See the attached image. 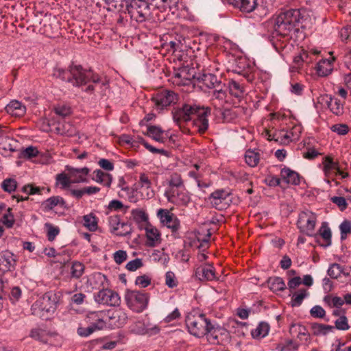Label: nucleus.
Segmentation results:
<instances>
[{
    "mask_svg": "<svg viewBox=\"0 0 351 351\" xmlns=\"http://www.w3.org/2000/svg\"><path fill=\"white\" fill-rule=\"evenodd\" d=\"M14 141L9 138L8 136H0V150L2 151H10V152H14L15 149L14 148L13 145L12 143H13Z\"/></svg>",
    "mask_w": 351,
    "mask_h": 351,
    "instance_id": "nucleus-45",
    "label": "nucleus"
},
{
    "mask_svg": "<svg viewBox=\"0 0 351 351\" xmlns=\"http://www.w3.org/2000/svg\"><path fill=\"white\" fill-rule=\"evenodd\" d=\"M323 170L326 176L331 173L332 171H336L339 169L338 165L337 162H334L332 159L329 157H325L323 160Z\"/></svg>",
    "mask_w": 351,
    "mask_h": 351,
    "instance_id": "nucleus-43",
    "label": "nucleus"
},
{
    "mask_svg": "<svg viewBox=\"0 0 351 351\" xmlns=\"http://www.w3.org/2000/svg\"><path fill=\"white\" fill-rule=\"evenodd\" d=\"M112 324L116 327L120 328L124 326L128 320V315L125 312L121 309L114 311L110 316Z\"/></svg>",
    "mask_w": 351,
    "mask_h": 351,
    "instance_id": "nucleus-29",
    "label": "nucleus"
},
{
    "mask_svg": "<svg viewBox=\"0 0 351 351\" xmlns=\"http://www.w3.org/2000/svg\"><path fill=\"white\" fill-rule=\"evenodd\" d=\"M230 193L223 189H219L213 192L209 199L211 204L217 209L221 210L230 205Z\"/></svg>",
    "mask_w": 351,
    "mask_h": 351,
    "instance_id": "nucleus-14",
    "label": "nucleus"
},
{
    "mask_svg": "<svg viewBox=\"0 0 351 351\" xmlns=\"http://www.w3.org/2000/svg\"><path fill=\"white\" fill-rule=\"evenodd\" d=\"M55 113L64 118L71 114V108L66 105H58L54 108Z\"/></svg>",
    "mask_w": 351,
    "mask_h": 351,
    "instance_id": "nucleus-55",
    "label": "nucleus"
},
{
    "mask_svg": "<svg viewBox=\"0 0 351 351\" xmlns=\"http://www.w3.org/2000/svg\"><path fill=\"white\" fill-rule=\"evenodd\" d=\"M60 298L61 294L59 292H46L32 304V314L43 319H48L55 313Z\"/></svg>",
    "mask_w": 351,
    "mask_h": 351,
    "instance_id": "nucleus-5",
    "label": "nucleus"
},
{
    "mask_svg": "<svg viewBox=\"0 0 351 351\" xmlns=\"http://www.w3.org/2000/svg\"><path fill=\"white\" fill-rule=\"evenodd\" d=\"M169 187L182 188L184 187V182L180 174L173 173L171 175L169 180Z\"/></svg>",
    "mask_w": 351,
    "mask_h": 351,
    "instance_id": "nucleus-48",
    "label": "nucleus"
},
{
    "mask_svg": "<svg viewBox=\"0 0 351 351\" xmlns=\"http://www.w3.org/2000/svg\"><path fill=\"white\" fill-rule=\"evenodd\" d=\"M199 82L208 88H215L221 86V82L215 75L212 73H203L196 77Z\"/></svg>",
    "mask_w": 351,
    "mask_h": 351,
    "instance_id": "nucleus-23",
    "label": "nucleus"
},
{
    "mask_svg": "<svg viewBox=\"0 0 351 351\" xmlns=\"http://www.w3.org/2000/svg\"><path fill=\"white\" fill-rule=\"evenodd\" d=\"M125 300L131 310L141 313L147 306L149 295L147 293L138 291H128L125 295Z\"/></svg>",
    "mask_w": 351,
    "mask_h": 351,
    "instance_id": "nucleus-7",
    "label": "nucleus"
},
{
    "mask_svg": "<svg viewBox=\"0 0 351 351\" xmlns=\"http://www.w3.org/2000/svg\"><path fill=\"white\" fill-rule=\"evenodd\" d=\"M143 266V263L141 259L140 258H136L134 260H132L130 262H128L126 265V269L129 271H136V269H139Z\"/></svg>",
    "mask_w": 351,
    "mask_h": 351,
    "instance_id": "nucleus-63",
    "label": "nucleus"
},
{
    "mask_svg": "<svg viewBox=\"0 0 351 351\" xmlns=\"http://www.w3.org/2000/svg\"><path fill=\"white\" fill-rule=\"evenodd\" d=\"M241 110L237 108L225 109L221 111V115L223 122H234L240 114Z\"/></svg>",
    "mask_w": 351,
    "mask_h": 351,
    "instance_id": "nucleus-32",
    "label": "nucleus"
},
{
    "mask_svg": "<svg viewBox=\"0 0 351 351\" xmlns=\"http://www.w3.org/2000/svg\"><path fill=\"white\" fill-rule=\"evenodd\" d=\"M226 333L224 328L217 326H215L211 323L207 333L205 335L208 341L212 344H219L220 342V336Z\"/></svg>",
    "mask_w": 351,
    "mask_h": 351,
    "instance_id": "nucleus-21",
    "label": "nucleus"
},
{
    "mask_svg": "<svg viewBox=\"0 0 351 351\" xmlns=\"http://www.w3.org/2000/svg\"><path fill=\"white\" fill-rule=\"evenodd\" d=\"M93 180L106 187H110L112 182V177L108 173L101 170H96L93 172Z\"/></svg>",
    "mask_w": 351,
    "mask_h": 351,
    "instance_id": "nucleus-28",
    "label": "nucleus"
},
{
    "mask_svg": "<svg viewBox=\"0 0 351 351\" xmlns=\"http://www.w3.org/2000/svg\"><path fill=\"white\" fill-rule=\"evenodd\" d=\"M5 109L9 114L13 117H22L26 112V107L17 100L11 101Z\"/></svg>",
    "mask_w": 351,
    "mask_h": 351,
    "instance_id": "nucleus-24",
    "label": "nucleus"
},
{
    "mask_svg": "<svg viewBox=\"0 0 351 351\" xmlns=\"http://www.w3.org/2000/svg\"><path fill=\"white\" fill-rule=\"evenodd\" d=\"M109 226L112 233L117 236H126L132 232V228L130 224L121 222L118 215L110 216L108 218Z\"/></svg>",
    "mask_w": 351,
    "mask_h": 351,
    "instance_id": "nucleus-16",
    "label": "nucleus"
},
{
    "mask_svg": "<svg viewBox=\"0 0 351 351\" xmlns=\"http://www.w3.org/2000/svg\"><path fill=\"white\" fill-rule=\"evenodd\" d=\"M234 7L240 9L242 12H251L258 5L259 0H226Z\"/></svg>",
    "mask_w": 351,
    "mask_h": 351,
    "instance_id": "nucleus-19",
    "label": "nucleus"
},
{
    "mask_svg": "<svg viewBox=\"0 0 351 351\" xmlns=\"http://www.w3.org/2000/svg\"><path fill=\"white\" fill-rule=\"evenodd\" d=\"M302 131L301 125H295L292 128L288 131L290 134V138L293 141H298Z\"/></svg>",
    "mask_w": 351,
    "mask_h": 351,
    "instance_id": "nucleus-58",
    "label": "nucleus"
},
{
    "mask_svg": "<svg viewBox=\"0 0 351 351\" xmlns=\"http://www.w3.org/2000/svg\"><path fill=\"white\" fill-rule=\"evenodd\" d=\"M312 332L315 336L326 335L334 328L333 326L323 324L312 323L311 324Z\"/></svg>",
    "mask_w": 351,
    "mask_h": 351,
    "instance_id": "nucleus-36",
    "label": "nucleus"
},
{
    "mask_svg": "<svg viewBox=\"0 0 351 351\" xmlns=\"http://www.w3.org/2000/svg\"><path fill=\"white\" fill-rule=\"evenodd\" d=\"M269 328V325L267 322H262L252 330L251 335L254 339H261L268 335Z\"/></svg>",
    "mask_w": 351,
    "mask_h": 351,
    "instance_id": "nucleus-34",
    "label": "nucleus"
},
{
    "mask_svg": "<svg viewBox=\"0 0 351 351\" xmlns=\"http://www.w3.org/2000/svg\"><path fill=\"white\" fill-rule=\"evenodd\" d=\"M152 100L158 109L162 110L175 104L178 100V96L172 90H162L155 94Z\"/></svg>",
    "mask_w": 351,
    "mask_h": 351,
    "instance_id": "nucleus-9",
    "label": "nucleus"
},
{
    "mask_svg": "<svg viewBox=\"0 0 351 351\" xmlns=\"http://www.w3.org/2000/svg\"><path fill=\"white\" fill-rule=\"evenodd\" d=\"M47 230V239L49 241H52L55 239L56 237L59 234L60 229L58 227L53 226L51 223H46L45 224Z\"/></svg>",
    "mask_w": 351,
    "mask_h": 351,
    "instance_id": "nucleus-52",
    "label": "nucleus"
},
{
    "mask_svg": "<svg viewBox=\"0 0 351 351\" xmlns=\"http://www.w3.org/2000/svg\"><path fill=\"white\" fill-rule=\"evenodd\" d=\"M96 302L110 306H117L121 303V298L119 294L108 289H103L95 295Z\"/></svg>",
    "mask_w": 351,
    "mask_h": 351,
    "instance_id": "nucleus-11",
    "label": "nucleus"
},
{
    "mask_svg": "<svg viewBox=\"0 0 351 351\" xmlns=\"http://www.w3.org/2000/svg\"><path fill=\"white\" fill-rule=\"evenodd\" d=\"M269 289L274 292L282 291L286 289V285L280 277H271L267 281Z\"/></svg>",
    "mask_w": 351,
    "mask_h": 351,
    "instance_id": "nucleus-35",
    "label": "nucleus"
},
{
    "mask_svg": "<svg viewBox=\"0 0 351 351\" xmlns=\"http://www.w3.org/2000/svg\"><path fill=\"white\" fill-rule=\"evenodd\" d=\"M195 77H196L195 74L191 73L187 67H181L175 71L172 80L173 84L178 86H182L187 85Z\"/></svg>",
    "mask_w": 351,
    "mask_h": 351,
    "instance_id": "nucleus-17",
    "label": "nucleus"
},
{
    "mask_svg": "<svg viewBox=\"0 0 351 351\" xmlns=\"http://www.w3.org/2000/svg\"><path fill=\"white\" fill-rule=\"evenodd\" d=\"M289 332L291 335H296L297 338L300 341H304L305 343L310 342V334L304 326L293 324L290 326Z\"/></svg>",
    "mask_w": 351,
    "mask_h": 351,
    "instance_id": "nucleus-22",
    "label": "nucleus"
},
{
    "mask_svg": "<svg viewBox=\"0 0 351 351\" xmlns=\"http://www.w3.org/2000/svg\"><path fill=\"white\" fill-rule=\"evenodd\" d=\"M53 75L56 78H60L62 80L68 82V78L69 77V68L68 71H65L63 69L56 67L53 70Z\"/></svg>",
    "mask_w": 351,
    "mask_h": 351,
    "instance_id": "nucleus-56",
    "label": "nucleus"
},
{
    "mask_svg": "<svg viewBox=\"0 0 351 351\" xmlns=\"http://www.w3.org/2000/svg\"><path fill=\"white\" fill-rule=\"evenodd\" d=\"M335 327L338 330H346L349 328L347 317L344 315L338 318L335 322Z\"/></svg>",
    "mask_w": 351,
    "mask_h": 351,
    "instance_id": "nucleus-57",
    "label": "nucleus"
},
{
    "mask_svg": "<svg viewBox=\"0 0 351 351\" xmlns=\"http://www.w3.org/2000/svg\"><path fill=\"white\" fill-rule=\"evenodd\" d=\"M165 284L169 288H173L177 286L175 274L172 271H167L165 274Z\"/></svg>",
    "mask_w": 351,
    "mask_h": 351,
    "instance_id": "nucleus-61",
    "label": "nucleus"
},
{
    "mask_svg": "<svg viewBox=\"0 0 351 351\" xmlns=\"http://www.w3.org/2000/svg\"><path fill=\"white\" fill-rule=\"evenodd\" d=\"M147 245L149 247H154L160 242V233L159 230L151 226L148 225L146 228Z\"/></svg>",
    "mask_w": 351,
    "mask_h": 351,
    "instance_id": "nucleus-25",
    "label": "nucleus"
},
{
    "mask_svg": "<svg viewBox=\"0 0 351 351\" xmlns=\"http://www.w3.org/2000/svg\"><path fill=\"white\" fill-rule=\"evenodd\" d=\"M245 160L250 167H256L261 160L260 154L254 150L248 149L245 152Z\"/></svg>",
    "mask_w": 351,
    "mask_h": 351,
    "instance_id": "nucleus-38",
    "label": "nucleus"
},
{
    "mask_svg": "<svg viewBox=\"0 0 351 351\" xmlns=\"http://www.w3.org/2000/svg\"><path fill=\"white\" fill-rule=\"evenodd\" d=\"M128 255L124 250H118L113 254L114 261L117 264H121L127 259Z\"/></svg>",
    "mask_w": 351,
    "mask_h": 351,
    "instance_id": "nucleus-62",
    "label": "nucleus"
},
{
    "mask_svg": "<svg viewBox=\"0 0 351 351\" xmlns=\"http://www.w3.org/2000/svg\"><path fill=\"white\" fill-rule=\"evenodd\" d=\"M282 178L288 184H298L300 183L299 175L289 168H283L281 170Z\"/></svg>",
    "mask_w": 351,
    "mask_h": 351,
    "instance_id": "nucleus-30",
    "label": "nucleus"
},
{
    "mask_svg": "<svg viewBox=\"0 0 351 351\" xmlns=\"http://www.w3.org/2000/svg\"><path fill=\"white\" fill-rule=\"evenodd\" d=\"M165 196L169 202L178 206H186L191 201V197L185 187H169L165 192Z\"/></svg>",
    "mask_w": 351,
    "mask_h": 351,
    "instance_id": "nucleus-8",
    "label": "nucleus"
},
{
    "mask_svg": "<svg viewBox=\"0 0 351 351\" xmlns=\"http://www.w3.org/2000/svg\"><path fill=\"white\" fill-rule=\"evenodd\" d=\"M317 103L322 106L328 107L337 116H341L344 112L343 104L339 99L330 95H322L317 98Z\"/></svg>",
    "mask_w": 351,
    "mask_h": 351,
    "instance_id": "nucleus-12",
    "label": "nucleus"
},
{
    "mask_svg": "<svg viewBox=\"0 0 351 351\" xmlns=\"http://www.w3.org/2000/svg\"><path fill=\"white\" fill-rule=\"evenodd\" d=\"M109 7L108 10L117 9L121 10L125 6L127 8L128 0H104Z\"/></svg>",
    "mask_w": 351,
    "mask_h": 351,
    "instance_id": "nucleus-46",
    "label": "nucleus"
},
{
    "mask_svg": "<svg viewBox=\"0 0 351 351\" xmlns=\"http://www.w3.org/2000/svg\"><path fill=\"white\" fill-rule=\"evenodd\" d=\"M343 272L342 267L337 263L332 264L328 268L327 273L328 275L332 278H337L341 276V274Z\"/></svg>",
    "mask_w": 351,
    "mask_h": 351,
    "instance_id": "nucleus-50",
    "label": "nucleus"
},
{
    "mask_svg": "<svg viewBox=\"0 0 351 351\" xmlns=\"http://www.w3.org/2000/svg\"><path fill=\"white\" fill-rule=\"evenodd\" d=\"M310 12L305 8L290 9L280 12L276 19L275 33L283 38L291 37L300 27L305 29L311 23Z\"/></svg>",
    "mask_w": 351,
    "mask_h": 351,
    "instance_id": "nucleus-1",
    "label": "nucleus"
},
{
    "mask_svg": "<svg viewBox=\"0 0 351 351\" xmlns=\"http://www.w3.org/2000/svg\"><path fill=\"white\" fill-rule=\"evenodd\" d=\"M131 215L132 219L137 223H144L148 221V215L143 209H133L131 211Z\"/></svg>",
    "mask_w": 351,
    "mask_h": 351,
    "instance_id": "nucleus-42",
    "label": "nucleus"
},
{
    "mask_svg": "<svg viewBox=\"0 0 351 351\" xmlns=\"http://www.w3.org/2000/svg\"><path fill=\"white\" fill-rule=\"evenodd\" d=\"M150 283L151 279L146 275L138 276L135 280V284L143 288L147 287Z\"/></svg>",
    "mask_w": 351,
    "mask_h": 351,
    "instance_id": "nucleus-64",
    "label": "nucleus"
},
{
    "mask_svg": "<svg viewBox=\"0 0 351 351\" xmlns=\"http://www.w3.org/2000/svg\"><path fill=\"white\" fill-rule=\"evenodd\" d=\"M157 216L160 222L168 228L171 230L173 233L177 232L180 228V220L170 210L160 208L157 212Z\"/></svg>",
    "mask_w": 351,
    "mask_h": 351,
    "instance_id": "nucleus-13",
    "label": "nucleus"
},
{
    "mask_svg": "<svg viewBox=\"0 0 351 351\" xmlns=\"http://www.w3.org/2000/svg\"><path fill=\"white\" fill-rule=\"evenodd\" d=\"M316 69L319 76H327L333 69L332 60L328 59L322 60L317 63Z\"/></svg>",
    "mask_w": 351,
    "mask_h": 351,
    "instance_id": "nucleus-27",
    "label": "nucleus"
},
{
    "mask_svg": "<svg viewBox=\"0 0 351 351\" xmlns=\"http://www.w3.org/2000/svg\"><path fill=\"white\" fill-rule=\"evenodd\" d=\"M68 82L74 86L84 87L83 91L92 95L99 84L101 78L90 69H85L81 65L71 64L69 66Z\"/></svg>",
    "mask_w": 351,
    "mask_h": 351,
    "instance_id": "nucleus-3",
    "label": "nucleus"
},
{
    "mask_svg": "<svg viewBox=\"0 0 351 351\" xmlns=\"http://www.w3.org/2000/svg\"><path fill=\"white\" fill-rule=\"evenodd\" d=\"M29 336L43 343L55 346L58 335L56 332H53L41 328H34L30 332Z\"/></svg>",
    "mask_w": 351,
    "mask_h": 351,
    "instance_id": "nucleus-15",
    "label": "nucleus"
},
{
    "mask_svg": "<svg viewBox=\"0 0 351 351\" xmlns=\"http://www.w3.org/2000/svg\"><path fill=\"white\" fill-rule=\"evenodd\" d=\"M210 108L198 105L184 104L181 108L173 112V118L177 124L193 119V126L199 134H204L208 129V116Z\"/></svg>",
    "mask_w": 351,
    "mask_h": 351,
    "instance_id": "nucleus-2",
    "label": "nucleus"
},
{
    "mask_svg": "<svg viewBox=\"0 0 351 351\" xmlns=\"http://www.w3.org/2000/svg\"><path fill=\"white\" fill-rule=\"evenodd\" d=\"M195 276L201 281L213 280L216 278L214 267L210 265L198 267Z\"/></svg>",
    "mask_w": 351,
    "mask_h": 351,
    "instance_id": "nucleus-20",
    "label": "nucleus"
},
{
    "mask_svg": "<svg viewBox=\"0 0 351 351\" xmlns=\"http://www.w3.org/2000/svg\"><path fill=\"white\" fill-rule=\"evenodd\" d=\"M38 151L34 147L29 146L26 149H23L21 152V157L23 158L29 159L32 157H35L38 155Z\"/></svg>",
    "mask_w": 351,
    "mask_h": 351,
    "instance_id": "nucleus-54",
    "label": "nucleus"
},
{
    "mask_svg": "<svg viewBox=\"0 0 351 351\" xmlns=\"http://www.w3.org/2000/svg\"><path fill=\"white\" fill-rule=\"evenodd\" d=\"M66 170L68 171L69 176L71 178L73 183L77 184L87 182L86 176L90 172L88 168H74L67 165L66 166Z\"/></svg>",
    "mask_w": 351,
    "mask_h": 351,
    "instance_id": "nucleus-18",
    "label": "nucleus"
},
{
    "mask_svg": "<svg viewBox=\"0 0 351 351\" xmlns=\"http://www.w3.org/2000/svg\"><path fill=\"white\" fill-rule=\"evenodd\" d=\"M308 295L307 290L305 289H301L298 291L293 293L291 298V306H299L302 304L303 300Z\"/></svg>",
    "mask_w": 351,
    "mask_h": 351,
    "instance_id": "nucleus-40",
    "label": "nucleus"
},
{
    "mask_svg": "<svg viewBox=\"0 0 351 351\" xmlns=\"http://www.w3.org/2000/svg\"><path fill=\"white\" fill-rule=\"evenodd\" d=\"M331 130L339 135H344L348 132L349 128L346 124H335L332 125Z\"/></svg>",
    "mask_w": 351,
    "mask_h": 351,
    "instance_id": "nucleus-60",
    "label": "nucleus"
},
{
    "mask_svg": "<svg viewBox=\"0 0 351 351\" xmlns=\"http://www.w3.org/2000/svg\"><path fill=\"white\" fill-rule=\"evenodd\" d=\"M319 232V234L326 241V244H324V246H330L331 245V230L326 222H323L322 223V226L320 227Z\"/></svg>",
    "mask_w": 351,
    "mask_h": 351,
    "instance_id": "nucleus-41",
    "label": "nucleus"
},
{
    "mask_svg": "<svg viewBox=\"0 0 351 351\" xmlns=\"http://www.w3.org/2000/svg\"><path fill=\"white\" fill-rule=\"evenodd\" d=\"M228 88L230 95L237 98H241L244 95L245 89L243 86L235 80H232L229 82Z\"/></svg>",
    "mask_w": 351,
    "mask_h": 351,
    "instance_id": "nucleus-37",
    "label": "nucleus"
},
{
    "mask_svg": "<svg viewBox=\"0 0 351 351\" xmlns=\"http://www.w3.org/2000/svg\"><path fill=\"white\" fill-rule=\"evenodd\" d=\"M275 136H276L275 141L280 142L282 144H288L289 142L293 141L291 138H290L288 131L281 130L276 132H275Z\"/></svg>",
    "mask_w": 351,
    "mask_h": 351,
    "instance_id": "nucleus-51",
    "label": "nucleus"
},
{
    "mask_svg": "<svg viewBox=\"0 0 351 351\" xmlns=\"http://www.w3.org/2000/svg\"><path fill=\"white\" fill-rule=\"evenodd\" d=\"M66 202L60 196H53L42 203V208L44 211H49L58 205L64 207Z\"/></svg>",
    "mask_w": 351,
    "mask_h": 351,
    "instance_id": "nucleus-26",
    "label": "nucleus"
},
{
    "mask_svg": "<svg viewBox=\"0 0 351 351\" xmlns=\"http://www.w3.org/2000/svg\"><path fill=\"white\" fill-rule=\"evenodd\" d=\"M56 182L61 186L62 189H69L73 183L71 178L69 177V173L66 174L61 173L56 175Z\"/></svg>",
    "mask_w": 351,
    "mask_h": 351,
    "instance_id": "nucleus-44",
    "label": "nucleus"
},
{
    "mask_svg": "<svg viewBox=\"0 0 351 351\" xmlns=\"http://www.w3.org/2000/svg\"><path fill=\"white\" fill-rule=\"evenodd\" d=\"M297 224L302 232L311 237L316 224V216L311 211L302 212L299 215Z\"/></svg>",
    "mask_w": 351,
    "mask_h": 351,
    "instance_id": "nucleus-10",
    "label": "nucleus"
},
{
    "mask_svg": "<svg viewBox=\"0 0 351 351\" xmlns=\"http://www.w3.org/2000/svg\"><path fill=\"white\" fill-rule=\"evenodd\" d=\"M57 134L60 135L72 136L75 132L74 128L69 123H65L62 125H58L56 128Z\"/></svg>",
    "mask_w": 351,
    "mask_h": 351,
    "instance_id": "nucleus-47",
    "label": "nucleus"
},
{
    "mask_svg": "<svg viewBox=\"0 0 351 351\" xmlns=\"http://www.w3.org/2000/svg\"><path fill=\"white\" fill-rule=\"evenodd\" d=\"M104 326V322L102 319H99L97 323L93 324L87 328L79 327L77 328V334L81 337H88L96 330L102 329Z\"/></svg>",
    "mask_w": 351,
    "mask_h": 351,
    "instance_id": "nucleus-31",
    "label": "nucleus"
},
{
    "mask_svg": "<svg viewBox=\"0 0 351 351\" xmlns=\"http://www.w3.org/2000/svg\"><path fill=\"white\" fill-rule=\"evenodd\" d=\"M164 131L158 126L151 125L147 128L146 134L159 143L165 142Z\"/></svg>",
    "mask_w": 351,
    "mask_h": 351,
    "instance_id": "nucleus-33",
    "label": "nucleus"
},
{
    "mask_svg": "<svg viewBox=\"0 0 351 351\" xmlns=\"http://www.w3.org/2000/svg\"><path fill=\"white\" fill-rule=\"evenodd\" d=\"M127 10L132 19L138 23L146 21H162L164 17L160 16L159 9L149 0H132L127 5Z\"/></svg>",
    "mask_w": 351,
    "mask_h": 351,
    "instance_id": "nucleus-4",
    "label": "nucleus"
},
{
    "mask_svg": "<svg viewBox=\"0 0 351 351\" xmlns=\"http://www.w3.org/2000/svg\"><path fill=\"white\" fill-rule=\"evenodd\" d=\"M189 332L195 337H202L208 332L210 321L204 314H189L186 317Z\"/></svg>",
    "mask_w": 351,
    "mask_h": 351,
    "instance_id": "nucleus-6",
    "label": "nucleus"
},
{
    "mask_svg": "<svg viewBox=\"0 0 351 351\" xmlns=\"http://www.w3.org/2000/svg\"><path fill=\"white\" fill-rule=\"evenodd\" d=\"M84 226L90 231L94 232L98 228L97 219L95 215L90 213L83 217Z\"/></svg>",
    "mask_w": 351,
    "mask_h": 351,
    "instance_id": "nucleus-39",
    "label": "nucleus"
},
{
    "mask_svg": "<svg viewBox=\"0 0 351 351\" xmlns=\"http://www.w3.org/2000/svg\"><path fill=\"white\" fill-rule=\"evenodd\" d=\"M310 313L313 317L323 318L326 315V311L321 306L316 305L311 309Z\"/></svg>",
    "mask_w": 351,
    "mask_h": 351,
    "instance_id": "nucleus-59",
    "label": "nucleus"
},
{
    "mask_svg": "<svg viewBox=\"0 0 351 351\" xmlns=\"http://www.w3.org/2000/svg\"><path fill=\"white\" fill-rule=\"evenodd\" d=\"M84 266L80 262H74L71 267V276L75 278H80L84 274Z\"/></svg>",
    "mask_w": 351,
    "mask_h": 351,
    "instance_id": "nucleus-49",
    "label": "nucleus"
},
{
    "mask_svg": "<svg viewBox=\"0 0 351 351\" xmlns=\"http://www.w3.org/2000/svg\"><path fill=\"white\" fill-rule=\"evenodd\" d=\"M1 187L5 191L11 193L16 188V182L14 179H5L1 184Z\"/></svg>",
    "mask_w": 351,
    "mask_h": 351,
    "instance_id": "nucleus-53",
    "label": "nucleus"
}]
</instances>
